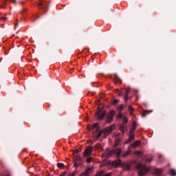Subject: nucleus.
<instances>
[{
    "label": "nucleus",
    "mask_w": 176,
    "mask_h": 176,
    "mask_svg": "<svg viewBox=\"0 0 176 176\" xmlns=\"http://www.w3.org/2000/svg\"><path fill=\"white\" fill-rule=\"evenodd\" d=\"M115 130V125H111V126H108L107 128H104L101 131L98 132L96 138H100L101 137L102 134H104V137H107L109 135V134L111 133L112 131Z\"/></svg>",
    "instance_id": "nucleus-1"
},
{
    "label": "nucleus",
    "mask_w": 176,
    "mask_h": 176,
    "mask_svg": "<svg viewBox=\"0 0 176 176\" xmlns=\"http://www.w3.org/2000/svg\"><path fill=\"white\" fill-rule=\"evenodd\" d=\"M136 168L140 170L138 172V174L140 176H144L145 175V174H146L150 168H146V166L142 165V164H138L136 166Z\"/></svg>",
    "instance_id": "nucleus-2"
},
{
    "label": "nucleus",
    "mask_w": 176,
    "mask_h": 176,
    "mask_svg": "<svg viewBox=\"0 0 176 176\" xmlns=\"http://www.w3.org/2000/svg\"><path fill=\"white\" fill-rule=\"evenodd\" d=\"M96 116H98V120H102L105 118V112L100 110L96 113Z\"/></svg>",
    "instance_id": "nucleus-3"
},
{
    "label": "nucleus",
    "mask_w": 176,
    "mask_h": 176,
    "mask_svg": "<svg viewBox=\"0 0 176 176\" xmlns=\"http://www.w3.org/2000/svg\"><path fill=\"white\" fill-rule=\"evenodd\" d=\"M93 153V148L91 146H89L87 147L84 153H83V156H90V155H91V153Z\"/></svg>",
    "instance_id": "nucleus-4"
},
{
    "label": "nucleus",
    "mask_w": 176,
    "mask_h": 176,
    "mask_svg": "<svg viewBox=\"0 0 176 176\" xmlns=\"http://www.w3.org/2000/svg\"><path fill=\"white\" fill-rule=\"evenodd\" d=\"M113 116H115V111H111L107 116V122H112L113 120Z\"/></svg>",
    "instance_id": "nucleus-5"
},
{
    "label": "nucleus",
    "mask_w": 176,
    "mask_h": 176,
    "mask_svg": "<svg viewBox=\"0 0 176 176\" xmlns=\"http://www.w3.org/2000/svg\"><path fill=\"white\" fill-rule=\"evenodd\" d=\"M140 145H141V141L137 140L136 142L131 144L130 146L131 147L132 146V148H137V146H140Z\"/></svg>",
    "instance_id": "nucleus-6"
},
{
    "label": "nucleus",
    "mask_w": 176,
    "mask_h": 176,
    "mask_svg": "<svg viewBox=\"0 0 176 176\" xmlns=\"http://www.w3.org/2000/svg\"><path fill=\"white\" fill-rule=\"evenodd\" d=\"M135 137L134 136V134L130 133L129 138L128 139V141L126 142V144H129V142H131V141H134Z\"/></svg>",
    "instance_id": "nucleus-7"
},
{
    "label": "nucleus",
    "mask_w": 176,
    "mask_h": 176,
    "mask_svg": "<svg viewBox=\"0 0 176 176\" xmlns=\"http://www.w3.org/2000/svg\"><path fill=\"white\" fill-rule=\"evenodd\" d=\"M121 163H122V161H120V160H118L113 162V166H114L115 167H119Z\"/></svg>",
    "instance_id": "nucleus-8"
},
{
    "label": "nucleus",
    "mask_w": 176,
    "mask_h": 176,
    "mask_svg": "<svg viewBox=\"0 0 176 176\" xmlns=\"http://www.w3.org/2000/svg\"><path fill=\"white\" fill-rule=\"evenodd\" d=\"M114 153L118 157H119V156H120V153H122V150L120 148H116L114 150Z\"/></svg>",
    "instance_id": "nucleus-9"
},
{
    "label": "nucleus",
    "mask_w": 176,
    "mask_h": 176,
    "mask_svg": "<svg viewBox=\"0 0 176 176\" xmlns=\"http://www.w3.org/2000/svg\"><path fill=\"white\" fill-rule=\"evenodd\" d=\"M162 173H163V170L162 169H157V168L155 169V174L157 176L160 175Z\"/></svg>",
    "instance_id": "nucleus-10"
},
{
    "label": "nucleus",
    "mask_w": 176,
    "mask_h": 176,
    "mask_svg": "<svg viewBox=\"0 0 176 176\" xmlns=\"http://www.w3.org/2000/svg\"><path fill=\"white\" fill-rule=\"evenodd\" d=\"M130 93V89H127L125 91L124 100L127 101L129 100V94Z\"/></svg>",
    "instance_id": "nucleus-11"
},
{
    "label": "nucleus",
    "mask_w": 176,
    "mask_h": 176,
    "mask_svg": "<svg viewBox=\"0 0 176 176\" xmlns=\"http://www.w3.org/2000/svg\"><path fill=\"white\" fill-rule=\"evenodd\" d=\"M135 129H137V124H135V122H133L132 128L130 130V133H134V131H135Z\"/></svg>",
    "instance_id": "nucleus-12"
},
{
    "label": "nucleus",
    "mask_w": 176,
    "mask_h": 176,
    "mask_svg": "<svg viewBox=\"0 0 176 176\" xmlns=\"http://www.w3.org/2000/svg\"><path fill=\"white\" fill-rule=\"evenodd\" d=\"M120 131H122V133H124L126 131V125L122 124L120 126Z\"/></svg>",
    "instance_id": "nucleus-13"
},
{
    "label": "nucleus",
    "mask_w": 176,
    "mask_h": 176,
    "mask_svg": "<svg viewBox=\"0 0 176 176\" xmlns=\"http://www.w3.org/2000/svg\"><path fill=\"white\" fill-rule=\"evenodd\" d=\"M118 111H119L120 113H122V111L124 109V106L123 104L120 105L117 107Z\"/></svg>",
    "instance_id": "nucleus-14"
},
{
    "label": "nucleus",
    "mask_w": 176,
    "mask_h": 176,
    "mask_svg": "<svg viewBox=\"0 0 176 176\" xmlns=\"http://www.w3.org/2000/svg\"><path fill=\"white\" fill-rule=\"evenodd\" d=\"M92 129L96 130V132L98 131V123L94 124Z\"/></svg>",
    "instance_id": "nucleus-15"
},
{
    "label": "nucleus",
    "mask_w": 176,
    "mask_h": 176,
    "mask_svg": "<svg viewBox=\"0 0 176 176\" xmlns=\"http://www.w3.org/2000/svg\"><path fill=\"white\" fill-rule=\"evenodd\" d=\"M170 174L171 176H175L176 175V171L174 169H170Z\"/></svg>",
    "instance_id": "nucleus-16"
},
{
    "label": "nucleus",
    "mask_w": 176,
    "mask_h": 176,
    "mask_svg": "<svg viewBox=\"0 0 176 176\" xmlns=\"http://www.w3.org/2000/svg\"><path fill=\"white\" fill-rule=\"evenodd\" d=\"M111 175H112L111 173H107V174H105L104 175H102V172L98 173L97 174V176H111Z\"/></svg>",
    "instance_id": "nucleus-17"
},
{
    "label": "nucleus",
    "mask_w": 176,
    "mask_h": 176,
    "mask_svg": "<svg viewBox=\"0 0 176 176\" xmlns=\"http://www.w3.org/2000/svg\"><path fill=\"white\" fill-rule=\"evenodd\" d=\"M127 122H129V119L126 117L123 118V123L122 124H126L127 123Z\"/></svg>",
    "instance_id": "nucleus-18"
},
{
    "label": "nucleus",
    "mask_w": 176,
    "mask_h": 176,
    "mask_svg": "<svg viewBox=\"0 0 176 176\" xmlns=\"http://www.w3.org/2000/svg\"><path fill=\"white\" fill-rule=\"evenodd\" d=\"M118 102H119V100L115 99V100H113L112 104L113 105H116V104H118Z\"/></svg>",
    "instance_id": "nucleus-19"
},
{
    "label": "nucleus",
    "mask_w": 176,
    "mask_h": 176,
    "mask_svg": "<svg viewBox=\"0 0 176 176\" xmlns=\"http://www.w3.org/2000/svg\"><path fill=\"white\" fill-rule=\"evenodd\" d=\"M57 166H58V167L59 168H63V167H64V164H63V163H58V164H57Z\"/></svg>",
    "instance_id": "nucleus-20"
},
{
    "label": "nucleus",
    "mask_w": 176,
    "mask_h": 176,
    "mask_svg": "<svg viewBox=\"0 0 176 176\" xmlns=\"http://www.w3.org/2000/svg\"><path fill=\"white\" fill-rule=\"evenodd\" d=\"M76 175V170L72 172L69 174V176H75Z\"/></svg>",
    "instance_id": "nucleus-21"
},
{
    "label": "nucleus",
    "mask_w": 176,
    "mask_h": 176,
    "mask_svg": "<svg viewBox=\"0 0 176 176\" xmlns=\"http://www.w3.org/2000/svg\"><path fill=\"white\" fill-rule=\"evenodd\" d=\"M131 151L128 150V151L125 153V154L124 155V157L127 156L128 155H129V153H131Z\"/></svg>",
    "instance_id": "nucleus-22"
},
{
    "label": "nucleus",
    "mask_w": 176,
    "mask_h": 176,
    "mask_svg": "<svg viewBox=\"0 0 176 176\" xmlns=\"http://www.w3.org/2000/svg\"><path fill=\"white\" fill-rule=\"evenodd\" d=\"M91 160H92L91 157H89L88 159H87V163H91Z\"/></svg>",
    "instance_id": "nucleus-23"
},
{
    "label": "nucleus",
    "mask_w": 176,
    "mask_h": 176,
    "mask_svg": "<svg viewBox=\"0 0 176 176\" xmlns=\"http://www.w3.org/2000/svg\"><path fill=\"white\" fill-rule=\"evenodd\" d=\"M118 119H122V113H120V114L118 116Z\"/></svg>",
    "instance_id": "nucleus-24"
},
{
    "label": "nucleus",
    "mask_w": 176,
    "mask_h": 176,
    "mask_svg": "<svg viewBox=\"0 0 176 176\" xmlns=\"http://www.w3.org/2000/svg\"><path fill=\"white\" fill-rule=\"evenodd\" d=\"M1 21H8V20L6 19V17H3V18L1 19Z\"/></svg>",
    "instance_id": "nucleus-25"
},
{
    "label": "nucleus",
    "mask_w": 176,
    "mask_h": 176,
    "mask_svg": "<svg viewBox=\"0 0 176 176\" xmlns=\"http://www.w3.org/2000/svg\"><path fill=\"white\" fill-rule=\"evenodd\" d=\"M129 110L131 112V111H133V107H131V106H129Z\"/></svg>",
    "instance_id": "nucleus-26"
},
{
    "label": "nucleus",
    "mask_w": 176,
    "mask_h": 176,
    "mask_svg": "<svg viewBox=\"0 0 176 176\" xmlns=\"http://www.w3.org/2000/svg\"><path fill=\"white\" fill-rule=\"evenodd\" d=\"M153 160V158L148 159V160H146V162H152Z\"/></svg>",
    "instance_id": "nucleus-27"
},
{
    "label": "nucleus",
    "mask_w": 176,
    "mask_h": 176,
    "mask_svg": "<svg viewBox=\"0 0 176 176\" xmlns=\"http://www.w3.org/2000/svg\"><path fill=\"white\" fill-rule=\"evenodd\" d=\"M74 153H78V152H79V150L75 149V150L74 151Z\"/></svg>",
    "instance_id": "nucleus-28"
},
{
    "label": "nucleus",
    "mask_w": 176,
    "mask_h": 176,
    "mask_svg": "<svg viewBox=\"0 0 176 176\" xmlns=\"http://www.w3.org/2000/svg\"><path fill=\"white\" fill-rule=\"evenodd\" d=\"M122 92H120L119 94H118V96L119 97H122Z\"/></svg>",
    "instance_id": "nucleus-29"
},
{
    "label": "nucleus",
    "mask_w": 176,
    "mask_h": 176,
    "mask_svg": "<svg viewBox=\"0 0 176 176\" xmlns=\"http://www.w3.org/2000/svg\"><path fill=\"white\" fill-rule=\"evenodd\" d=\"M83 175H85V176L87 175V172H86V173H82L80 176H83Z\"/></svg>",
    "instance_id": "nucleus-30"
},
{
    "label": "nucleus",
    "mask_w": 176,
    "mask_h": 176,
    "mask_svg": "<svg viewBox=\"0 0 176 176\" xmlns=\"http://www.w3.org/2000/svg\"><path fill=\"white\" fill-rule=\"evenodd\" d=\"M38 6H42V3H38Z\"/></svg>",
    "instance_id": "nucleus-31"
},
{
    "label": "nucleus",
    "mask_w": 176,
    "mask_h": 176,
    "mask_svg": "<svg viewBox=\"0 0 176 176\" xmlns=\"http://www.w3.org/2000/svg\"><path fill=\"white\" fill-rule=\"evenodd\" d=\"M14 25H15V27H17V25H19V24L18 23H14Z\"/></svg>",
    "instance_id": "nucleus-32"
},
{
    "label": "nucleus",
    "mask_w": 176,
    "mask_h": 176,
    "mask_svg": "<svg viewBox=\"0 0 176 176\" xmlns=\"http://www.w3.org/2000/svg\"><path fill=\"white\" fill-rule=\"evenodd\" d=\"M136 153H140V152H138V151H136Z\"/></svg>",
    "instance_id": "nucleus-33"
},
{
    "label": "nucleus",
    "mask_w": 176,
    "mask_h": 176,
    "mask_svg": "<svg viewBox=\"0 0 176 176\" xmlns=\"http://www.w3.org/2000/svg\"><path fill=\"white\" fill-rule=\"evenodd\" d=\"M24 21V20H21V21Z\"/></svg>",
    "instance_id": "nucleus-34"
},
{
    "label": "nucleus",
    "mask_w": 176,
    "mask_h": 176,
    "mask_svg": "<svg viewBox=\"0 0 176 176\" xmlns=\"http://www.w3.org/2000/svg\"><path fill=\"white\" fill-rule=\"evenodd\" d=\"M118 146V144H116V146Z\"/></svg>",
    "instance_id": "nucleus-35"
}]
</instances>
